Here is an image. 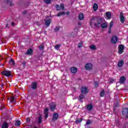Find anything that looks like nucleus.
Segmentation results:
<instances>
[{
  "label": "nucleus",
  "mask_w": 128,
  "mask_h": 128,
  "mask_svg": "<svg viewBox=\"0 0 128 128\" xmlns=\"http://www.w3.org/2000/svg\"><path fill=\"white\" fill-rule=\"evenodd\" d=\"M90 124H92V122H90V120H88L86 122V124L87 125Z\"/></svg>",
  "instance_id": "nucleus-44"
},
{
  "label": "nucleus",
  "mask_w": 128,
  "mask_h": 128,
  "mask_svg": "<svg viewBox=\"0 0 128 128\" xmlns=\"http://www.w3.org/2000/svg\"><path fill=\"white\" fill-rule=\"evenodd\" d=\"M44 114H45L44 118L46 120L48 118V109L46 108L44 111Z\"/></svg>",
  "instance_id": "nucleus-14"
},
{
  "label": "nucleus",
  "mask_w": 128,
  "mask_h": 128,
  "mask_svg": "<svg viewBox=\"0 0 128 128\" xmlns=\"http://www.w3.org/2000/svg\"><path fill=\"white\" fill-rule=\"evenodd\" d=\"M4 84H1V86H2V88H4Z\"/></svg>",
  "instance_id": "nucleus-48"
},
{
  "label": "nucleus",
  "mask_w": 128,
  "mask_h": 128,
  "mask_svg": "<svg viewBox=\"0 0 128 128\" xmlns=\"http://www.w3.org/2000/svg\"><path fill=\"white\" fill-rule=\"evenodd\" d=\"M51 0H44V2H46V4H50Z\"/></svg>",
  "instance_id": "nucleus-39"
},
{
  "label": "nucleus",
  "mask_w": 128,
  "mask_h": 128,
  "mask_svg": "<svg viewBox=\"0 0 128 128\" xmlns=\"http://www.w3.org/2000/svg\"><path fill=\"white\" fill-rule=\"evenodd\" d=\"M100 96H104V90H102L100 94Z\"/></svg>",
  "instance_id": "nucleus-38"
},
{
  "label": "nucleus",
  "mask_w": 128,
  "mask_h": 128,
  "mask_svg": "<svg viewBox=\"0 0 128 128\" xmlns=\"http://www.w3.org/2000/svg\"><path fill=\"white\" fill-rule=\"evenodd\" d=\"M10 122H8V120H6L3 122L2 128H8V125L10 124Z\"/></svg>",
  "instance_id": "nucleus-2"
},
{
  "label": "nucleus",
  "mask_w": 128,
  "mask_h": 128,
  "mask_svg": "<svg viewBox=\"0 0 128 128\" xmlns=\"http://www.w3.org/2000/svg\"><path fill=\"white\" fill-rule=\"evenodd\" d=\"M50 110L51 112H54L56 110V104L54 102L50 103Z\"/></svg>",
  "instance_id": "nucleus-9"
},
{
  "label": "nucleus",
  "mask_w": 128,
  "mask_h": 128,
  "mask_svg": "<svg viewBox=\"0 0 128 128\" xmlns=\"http://www.w3.org/2000/svg\"><path fill=\"white\" fill-rule=\"evenodd\" d=\"M124 60H120L118 64V68H122V66H124Z\"/></svg>",
  "instance_id": "nucleus-18"
},
{
  "label": "nucleus",
  "mask_w": 128,
  "mask_h": 128,
  "mask_svg": "<svg viewBox=\"0 0 128 128\" xmlns=\"http://www.w3.org/2000/svg\"><path fill=\"white\" fill-rule=\"evenodd\" d=\"M36 122L39 124H40L41 122H42V115L39 116V117L37 119Z\"/></svg>",
  "instance_id": "nucleus-15"
},
{
  "label": "nucleus",
  "mask_w": 128,
  "mask_h": 128,
  "mask_svg": "<svg viewBox=\"0 0 128 128\" xmlns=\"http://www.w3.org/2000/svg\"><path fill=\"white\" fill-rule=\"evenodd\" d=\"M64 14H66V12H60L58 13L57 16H64Z\"/></svg>",
  "instance_id": "nucleus-25"
},
{
  "label": "nucleus",
  "mask_w": 128,
  "mask_h": 128,
  "mask_svg": "<svg viewBox=\"0 0 128 128\" xmlns=\"http://www.w3.org/2000/svg\"><path fill=\"white\" fill-rule=\"evenodd\" d=\"M124 46L123 45H120L118 51L119 54H122L124 52Z\"/></svg>",
  "instance_id": "nucleus-7"
},
{
  "label": "nucleus",
  "mask_w": 128,
  "mask_h": 128,
  "mask_svg": "<svg viewBox=\"0 0 128 128\" xmlns=\"http://www.w3.org/2000/svg\"><path fill=\"white\" fill-rule=\"evenodd\" d=\"M98 8V4H96V3H94L93 5V10H94V12H96Z\"/></svg>",
  "instance_id": "nucleus-21"
},
{
  "label": "nucleus",
  "mask_w": 128,
  "mask_h": 128,
  "mask_svg": "<svg viewBox=\"0 0 128 128\" xmlns=\"http://www.w3.org/2000/svg\"><path fill=\"white\" fill-rule=\"evenodd\" d=\"M88 110H92V104H89L87 106Z\"/></svg>",
  "instance_id": "nucleus-23"
},
{
  "label": "nucleus",
  "mask_w": 128,
  "mask_h": 128,
  "mask_svg": "<svg viewBox=\"0 0 128 128\" xmlns=\"http://www.w3.org/2000/svg\"><path fill=\"white\" fill-rule=\"evenodd\" d=\"M92 68V64L90 63H87L85 66V69L86 70H90Z\"/></svg>",
  "instance_id": "nucleus-4"
},
{
  "label": "nucleus",
  "mask_w": 128,
  "mask_h": 128,
  "mask_svg": "<svg viewBox=\"0 0 128 128\" xmlns=\"http://www.w3.org/2000/svg\"><path fill=\"white\" fill-rule=\"evenodd\" d=\"M54 32H58L60 30V28L58 26H56V28H54Z\"/></svg>",
  "instance_id": "nucleus-37"
},
{
  "label": "nucleus",
  "mask_w": 128,
  "mask_h": 128,
  "mask_svg": "<svg viewBox=\"0 0 128 128\" xmlns=\"http://www.w3.org/2000/svg\"><path fill=\"white\" fill-rule=\"evenodd\" d=\"M122 114L126 116V118H128V108H125L122 110Z\"/></svg>",
  "instance_id": "nucleus-6"
},
{
  "label": "nucleus",
  "mask_w": 128,
  "mask_h": 128,
  "mask_svg": "<svg viewBox=\"0 0 128 128\" xmlns=\"http://www.w3.org/2000/svg\"><path fill=\"white\" fill-rule=\"evenodd\" d=\"M84 46V43L82 42H80L78 44V48H82Z\"/></svg>",
  "instance_id": "nucleus-33"
},
{
  "label": "nucleus",
  "mask_w": 128,
  "mask_h": 128,
  "mask_svg": "<svg viewBox=\"0 0 128 128\" xmlns=\"http://www.w3.org/2000/svg\"><path fill=\"white\" fill-rule=\"evenodd\" d=\"M10 64H12V66H14V60L12 59V58H11L10 61Z\"/></svg>",
  "instance_id": "nucleus-29"
},
{
  "label": "nucleus",
  "mask_w": 128,
  "mask_h": 128,
  "mask_svg": "<svg viewBox=\"0 0 128 128\" xmlns=\"http://www.w3.org/2000/svg\"><path fill=\"white\" fill-rule=\"evenodd\" d=\"M118 42V37L116 36H112L111 39V42L112 44H116Z\"/></svg>",
  "instance_id": "nucleus-10"
},
{
  "label": "nucleus",
  "mask_w": 128,
  "mask_h": 128,
  "mask_svg": "<svg viewBox=\"0 0 128 128\" xmlns=\"http://www.w3.org/2000/svg\"><path fill=\"white\" fill-rule=\"evenodd\" d=\"M9 100H10V102H16V100H14V96H11Z\"/></svg>",
  "instance_id": "nucleus-27"
},
{
  "label": "nucleus",
  "mask_w": 128,
  "mask_h": 128,
  "mask_svg": "<svg viewBox=\"0 0 128 128\" xmlns=\"http://www.w3.org/2000/svg\"><path fill=\"white\" fill-rule=\"evenodd\" d=\"M2 74L5 76H12V72L10 71L4 70L2 72Z\"/></svg>",
  "instance_id": "nucleus-3"
},
{
  "label": "nucleus",
  "mask_w": 128,
  "mask_h": 128,
  "mask_svg": "<svg viewBox=\"0 0 128 128\" xmlns=\"http://www.w3.org/2000/svg\"><path fill=\"white\" fill-rule=\"evenodd\" d=\"M20 124V120H17L16 123H15V126H18Z\"/></svg>",
  "instance_id": "nucleus-32"
},
{
  "label": "nucleus",
  "mask_w": 128,
  "mask_h": 128,
  "mask_svg": "<svg viewBox=\"0 0 128 128\" xmlns=\"http://www.w3.org/2000/svg\"><path fill=\"white\" fill-rule=\"evenodd\" d=\"M116 106H118V104L117 105H116Z\"/></svg>",
  "instance_id": "nucleus-51"
},
{
  "label": "nucleus",
  "mask_w": 128,
  "mask_h": 128,
  "mask_svg": "<svg viewBox=\"0 0 128 128\" xmlns=\"http://www.w3.org/2000/svg\"><path fill=\"white\" fill-rule=\"evenodd\" d=\"M60 8L62 10H64V4H61L60 5Z\"/></svg>",
  "instance_id": "nucleus-35"
},
{
  "label": "nucleus",
  "mask_w": 128,
  "mask_h": 128,
  "mask_svg": "<svg viewBox=\"0 0 128 128\" xmlns=\"http://www.w3.org/2000/svg\"><path fill=\"white\" fill-rule=\"evenodd\" d=\"M112 26H114V22L112 21L110 22V28H112Z\"/></svg>",
  "instance_id": "nucleus-41"
},
{
  "label": "nucleus",
  "mask_w": 128,
  "mask_h": 128,
  "mask_svg": "<svg viewBox=\"0 0 128 128\" xmlns=\"http://www.w3.org/2000/svg\"><path fill=\"white\" fill-rule=\"evenodd\" d=\"M84 14L82 12H80L79 14V16H78L79 20H84Z\"/></svg>",
  "instance_id": "nucleus-19"
},
{
  "label": "nucleus",
  "mask_w": 128,
  "mask_h": 128,
  "mask_svg": "<svg viewBox=\"0 0 128 128\" xmlns=\"http://www.w3.org/2000/svg\"><path fill=\"white\" fill-rule=\"evenodd\" d=\"M124 82H126V77L122 76L120 79L119 82L122 84H124Z\"/></svg>",
  "instance_id": "nucleus-13"
},
{
  "label": "nucleus",
  "mask_w": 128,
  "mask_h": 128,
  "mask_svg": "<svg viewBox=\"0 0 128 128\" xmlns=\"http://www.w3.org/2000/svg\"><path fill=\"white\" fill-rule=\"evenodd\" d=\"M102 24V20L100 18H96L94 17L92 18L90 22V26H94L98 28V26H100V25Z\"/></svg>",
  "instance_id": "nucleus-1"
},
{
  "label": "nucleus",
  "mask_w": 128,
  "mask_h": 128,
  "mask_svg": "<svg viewBox=\"0 0 128 128\" xmlns=\"http://www.w3.org/2000/svg\"><path fill=\"white\" fill-rule=\"evenodd\" d=\"M100 26L102 28H106L108 26V23L101 24Z\"/></svg>",
  "instance_id": "nucleus-28"
},
{
  "label": "nucleus",
  "mask_w": 128,
  "mask_h": 128,
  "mask_svg": "<svg viewBox=\"0 0 128 128\" xmlns=\"http://www.w3.org/2000/svg\"><path fill=\"white\" fill-rule=\"evenodd\" d=\"M50 18H49L46 20L45 22V24L46 26H48L50 24V22H51Z\"/></svg>",
  "instance_id": "nucleus-22"
},
{
  "label": "nucleus",
  "mask_w": 128,
  "mask_h": 128,
  "mask_svg": "<svg viewBox=\"0 0 128 128\" xmlns=\"http://www.w3.org/2000/svg\"><path fill=\"white\" fill-rule=\"evenodd\" d=\"M66 16H70V12H67L66 13Z\"/></svg>",
  "instance_id": "nucleus-47"
},
{
  "label": "nucleus",
  "mask_w": 128,
  "mask_h": 128,
  "mask_svg": "<svg viewBox=\"0 0 128 128\" xmlns=\"http://www.w3.org/2000/svg\"><path fill=\"white\" fill-rule=\"evenodd\" d=\"M94 86H96V88L98 86V82H95Z\"/></svg>",
  "instance_id": "nucleus-45"
},
{
  "label": "nucleus",
  "mask_w": 128,
  "mask_h": 128,
  "mask_svg": "<svg viewBox=\"0 0 128 128\" xmlns=\"http://www.w3.org/2000/svg\"><path fill=\"white\" fill-rule=\"evenodd\" d=\"M60 45H59V44H56V45L54 46L55 50H60Z\"/></svg>",
  "instance_id": "nucleus-34"
},
{
  "label": "nucleus",
  "mask_w": 128,
  "mask_h": 128,
  "mask_svg": "<svg viewBox=\"0 0 128 128\" xmlns=\"http://www.w3.org/2000/svg\"><path fill=\"white\" fill-rule=\"evenodd\" d=\"M76 36V32H72L70 34V36Z\"/></svg>",
  "instance_id": "nucleus-36"
},
{
  "label": "nucleus",
  "mask_w": 128,
  "mask_h": 128,
  "mask_svg": "<svg viewBox=\"0 0 128 128\" xmlns=\"http://www.w3.org/2000/svg\"><path fill=\"white\" fill-rule=\"evenodd\" d=\"M12 26H14V22L12 23Z\"/></svg>",
  "instance_id": "nucleus-49"
},
{
  "label": "nucleus",
  "mask_w": 128,
  "mask_h": 128,
  "mask_svg": "<svg viewBox=\"0 0 128 128\" xmlns=\"http://www.w3.org/2000/svg\"><path fill=\"white\" fill-rule=\"evenodd\" d=\"M82 119L77 118L76 119V124H79V122H82Z\"/></svg>",
  "instance_id": "nucleus-31"
},
{
  "label": "nucleus",
  "mask_w": 128,
  "mask_h": 128,
  "mask_svg": "<svg viewBox=\"0 0 128 128\" xmlns=\"http://www.w3.org/2000/svg\"><path fill=\"white\" fill-rule=\"evenodd\" d=\"M88 88L86 86H83L81 88V92L84 94H88Z\"/></svg>",
  "instance_id": "nucleus-5"
},
{
  "label": "nucleus",
  "mask_w": 128,
  "mask_h": 128,
  "mask_svg": "<svg viewBox=\"0 0 128 128\" xmlns=\"http://www.w3.org/2000/svg\"><path fill=\"white\" fill-rule=\"evenodd\" d=\"M8 24H6V28H8Z\"/></svg>",
  "instance_id": "nucleus-50"
},
{
  "label": "nucleus",
  "mask_w": 128,
  "mask_h": 128,
  "mask_svg": "<svg viewBox=\"0 0 128 128\" xmlns=\"http://www.w3.org/2000/svg\"><path fill=\"white\" fill-rule=\"evenodd\" d=\"M56 10H58V11L60 10V5H58V4H56Z\"/></svg>",
  "instance_id": "nucleus-40"
},
{
  "label": "nucleus",
  "mask_w": 128,
  "mask_h": 128,
  "mask_svg": "<svg viewBox=\"0 0 128 128\" xmlns=\"http://www.w3.org/2000/svg\"><path fill=\"white\" fill-rule=\"evenodd\" d=\"M106 16L107 20H110V18H112V14L110 13V12H106Z\"/></svg>",
  "instance_id": "nucleus-17"
},
{
  "label": "nucleus",
  "mask_w": 128,
  "mask_h": 128,
  "mask_svg": "<svg viewBox=\"0 0 128 128\" xmlns=\"http://www.w3.org/2000/svg\"><path fill=\"white\" fill-rule=\"evenodd\" d=\"M26 122L28 124H29V126L30 128H32V126L30 124V118H27L26 120Z\"/></svg>",
  "instance_id": "nucleus-26"
},
{
  "label": "nucleus",
  "mask_w": 128,
  "mask_h": 128,
  "mask_svg": "<svg viewBox=\"0 0 128 128\" xmlns=\"http://www.w3.org/2000/svg\"><path fill=\"white\" fill-rule=\"evenodd\" d=\"M58 118V114L54 113L53 114L52 120H56Z\"/></svg>",
  "instance_id": "nucleus-16"
},
{
  "label": "nucleus",
  "mask_w": 128,
  "mask_h": 128,
  "mask_svg": "<svg viewBox=\"0 0 128 128\" xmlns=\"http://www.w3.org/2000/svg\"><path fill=\"white\" fill-rule=\"evenodd\" d=\"M90 50H96V48L94 45H91L90 46Z\"/></svg>",
  "instance_id": "nucleus-30"
},
{
  "label": "nucleus",
  "mask_w": 128,
  "mask_h": 128,
  "mask_svg": "<svg viewBox=\"0 0 128 128\" xmlns=\"http://www.w3.org/2000/svg\"><path fill=\"white\" fill-rule=\"evenodd\" d=\"M112 82H114V80H112Z\"/></svg>",
  "instance_id": "nucleus-52"
},
{
  "label": "nucleus",
  "mask_w": 128,
  "mask_h": 128,
  "mask_svg": "<svg viewBox=\"0 0 128 128\" xmlns=\"http://www.w3.org/2000/svg\"><path fill=\"white\" fill-rule=\"evenodd\" d=\"M70 70L72 74H76L78 72V68L76 67L73 66L70 68Z\"/></svg>",
  "instance_id": "nucleus-12"
},
{
  "label": "nucleus",
  "mask_w": 128,
  "mask_h": 128,
  "mask_svg": "<svg viewBox=\"0 0 128 128\" xmlns=\"http://www.w3.org/2000/svg\"><path fill=\"white\" fill-rule=\"evenodd\" d=\"M84 98V95L81 94L80 96H79V100L80 102H82V99Z\"/></svg>",
  "instance_id": "nucleus-24"
},
{
  "label": "nucleus",
  "mask_w": 128,
  "mask_h": 128,
  "mask_svg": "<svg viewBox=\"0 0 128 128\" xmlns=\"http://www.w3.org/2000/svg\"><path fill=\"white\" fill-rule=\"evenodd\" d=\"M31 88L32 90H36L38 88V84L36 82H33L32 83Z\"/></svg>",
  "instance_id": "nucleus-11"
},
{
  "label": "nucleus",
  "mask_w": 128,
  "mask_h": 128,
  "mask_svg": "<svg viewBox=\"0 0 128 128\" xmlns=\"http://www.w3.org/2000/svg\"><path fill=\"white\" fill-rule=\"evenodd\" d=\"M124 20H126V19L124 17V14H122V12H120V22H122V24H124Z\"/></svg>",
  "instance_id": "nucleus-8"
},
{
  "label": "nucleus",
  "mask_w": 128,
  "mask_h": 128,
  "mask_svg": "<svg viewBox=\"0 0 128 128\" xmlns=\"http://www.w3.org/2000/svg\"><path fill=\"white\" fill-rule=\"evenodd\" d=\"M7 2L9 4L10 6H12V2L10 1V0H8Z\"/></svg>",
  "instance_id": "nucleus-43"
},
{
  "label": "nucleus",
  "mask_w": 128,
  "mask_h": 128,
  "mask_svg": "<svg viewBox=\"0 0 128 128\" xmlns=\"http://www.w3.org/2000/svg\"><path fill=\"white\" fill-rule=\"evenodd\" d=\"M111 32H112V28H109L108 33L110 34Z\"/></svg>",
  "instance_id": "nucleus-46"
},
{
  "label": "nucleus",
  "mask_w": 128,
  "mask_h": 128,
  "mask_svg": "<svg viewBox=\"0 0 128 128\" xmlns=\"http://www.w3.org/2000/svg\"><path fill=\"white\" fill-rule=\"evenodd\" d=\"M32 54V49L30 48L25 53V54H27L28 56H30V54Z\"/></svg>",
  "instance_id": "nucleus-20"
},
{
  "label": "nucleus",
  "mask_w": 128,
  "mask_h": 128,
  "mask_svg": "<svg viewBox=\"0 0 128 128\" xmlns=\"http://www.w3.org/2000/svg\"><path fill=\"white\" fill-rule=\"evenodd\" d=\"M39 48L40 50H44V45H40L39 46Z\"/></svg>",
  "instance_id": "nucleus-42"
}]
</instances>
